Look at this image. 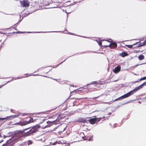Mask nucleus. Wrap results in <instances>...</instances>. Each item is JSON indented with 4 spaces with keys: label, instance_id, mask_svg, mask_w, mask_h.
I'll return each mask as SVG.
<instances>
[{
    "label": "nucleus",
    "instance_id": "dca6fc26",
    "mask_svg": "<svg viewBox=\"0 0 146 146\" xmlns=\"http://www.w3.org/2000/svg\"><path fill=\"white\" fill-rule=\"evenodd\" d=\"M78 122H82L83 123H84L86 121V120L83 118H80L78 120Z\"/></svg>",
    "mask_w": 146,
    "mask_h": 146
},
{
    "label": "nucleus",
    "instance_id": "412c9836",
    "mask_svg": "<svg viewBox=\"0 0 146 146\" xmlns=\"http://www.w3.org/2000/svg\"><path fill=\"white\" fill-rule=\"evenodd\" d=\"M98 44L100 46H102V42L101 41H99L98 42Z\"/></svg>",
    "mask_w": 146,
    "mask_h": 146
},
{
    "label": "nucleus",
    "instance_id": "f8f14e48",
    "mask_svg": "<svg viewBox=\"0 0 146 146\" xmlns=\"http://www.w3.org/2000/svg\"><path fill=\"white\" fill-rule=\"evenodd\" d=\"M128 54L126 52H123L119 55V56L122 57H124L128 55Z\"/></svg>",
    "mask_w": 146,
    "mask_h": 146
},
{
    "label": "nucleus",
    "instance_id": "4468645a",
    "mask_svg": "<svg viewBox=\"0 0 146 146\" xmlns=\"http://www.w3.org/2000/svg\"><path fill=\"white\" fill-rule=\"evenodd\" d=\"M139 42H136V43L133 44L132 45H126V46H127L128 48H131L133 47V45H135L137 44H138Z\"/></svg>",
    "mask_w": 146,
    "mask_h": 146
},
{
    "label": "nucleus",
    "instance_id": "473e14b6",
    "mask_svg": "<svg viewBox=\"0 0 146 146\" xmlns=\"http://www.w3.org/2000/svg\"><path fill=\"white\" fill-rule=\"evenodd\" d=\"M57 129V128H56V129H54V130H55V129Z\"/></svg>",
    "mask_w": 146,
    "mask_h": 146
},
{
    "label": "nucleus",
    "instance_id": "7c9ffc66",
    "mask_svg": "<svg viewBox=\"0 0 146 146\" xmlns=\"http://www.w3.org/2000/svg\"><path fill=\"white\" fill-rule=\"evenodd\" d=\"M3 141V140H1V141H0V143H1V142H2Z\"/></svg>",
    "mask_w": 146,
    "mask_h": 146
},
{
    "label": "nucleus",
    "instance_id": "a878e982",
    "mask_svg": "<svg viewBox=\"0 0 146 146\" xmlns=\"http://www.w3.org/2000/svg\"><path fill=\"white\" fill-rule=\"evenodd\" d=\"M85 139L88 140L89 141H91L92 139L91 138H89V139L86 138V139Z\"/></svg>",
    "mask_w": 146,
    "mask_h": 146
},
{
    "label": "nucleus",
    "instance_id": "20e7f679",
    "mask_svg": "<svg viewBox=\"0 0 146 146\" xmlns=\"http://www.w3.org/2000/svg\"><path fill=\"white\" fill-rule=\"evenodd\" d=\"M102 119V118H94L90 119L88 120L90 123L92 125H94L97 122L100 121Z\"/></svg>",
    "mask_w": 146,
    "mask_h": 146
},
{
    "label": "nucleus",
    "instance_id": "1a4fd4ad",
    "mask_svg": "<svg viewBox=\"0 0 146 146\" xmlns=\"http://www.w3.org/2000/svg\"><path fill=\"white\" fill-rule=\"evenodd\" d=\"M58 129V133H60L63 132L66 129V127H63L62 125L58 126L57 128Z\"/></svg>",
    "mask_w": 146,
    "mask_h": 146
},
{
    "label": "nucleus",
    "instance_id": "9b49d317",
    "mask_svg": "<svg viewBox=\"0 0 146 146\" xmlns=\"http://www.w3.org/2000/svg\"><path fill=\"white\" fill-rule=\"evenodd\" d=\"M133 94L132 93V92L131 91L127 94L122 96V97H123V99H124L129 97Z\"/></svg>",
    "mask_w": 146,
    "mask_h": 146
},
{
    "label": "nucleus",
    "instance_id": "393cba45",
    "mask_svg": "<svg viewBox=\"0 0 146 146\" xmlns=\"http://www.w3.org/2000/svg\"><path fill=\"white\" fill-rule=\"evenodd\" d=\"M106 41H107L108 42H110L111 43L112 42V39H109V40H106Z\"/></svg>",
    "mask_w": 146,
    "mask_h": 146
},
{
    "label": "nucleus",
    "instance_id": "39448f33",
    "mask_svg": "<svg viewBox=\"0 0 146 146\" xmlns=\"http://www.w3.org/2000/svg\"><path fill=\"white\" fill-rule=\"evenodd\" d=\"M20 2L21 3V6L23 7H28L29 6L30 3L28 0H23L20 1Z\"/></svg>",
    "mask_w": 146,
    "mask_h": 146
},
{
    "label": "nucleus",
    "instance_id": "f03ea898",
    "mask_svg": "<svg viewBox=\"0 0 146 146\" xmlns=\"http://www.w3.org/2000/svg\"><path fill=\"white\" fill-rule=\"evenodd\" d=\"M37 130L36 127H33L28 132L25 133V136H28L35 133Z\"/></svg>",
    "mask_w": 146,
    "mask_h": 146
},
{
    "label": "nucleus",
    "instance_id": "bb28decb",
    "mask_svg": "<svg viewBox=\"0 0 146 146\" xmlns=\"http://www.w3.org/2000/svg\"><path fill=\"white\" fill-rule=\"evenodd\" d=\"M65 60H64L62 62H61L59 64H58L57 65L56 67H57L60 64H61L62 62H64L65 61Z\"/></svg>",
    "mask_w": 146,
    "mask_h": 146
},
{
    "label": "nucleus",
    "instance_id": "72a5a7b5",
    "mask_svg": "<svg viewBox=\"0 0 146 146\" xmlns=\"http://www.w3.org/2000/svg\"><path fill=\"white\" fill-rule=\"evenodd\" d=\"M96 117V116H94V117Z\"/></svg>",
    "mask_w": 146,
    "mask_h": 146
},
{
    "label": "nucleus",
    "instance_id": "6ab92c4d",
    "mask_svg": "<svg viewBox=\"0 0 146 146\" xmlns=\"http://www.w3.org/2000/svg\"><path fill=\"white\" fill-rule=\"evenodd\" d=\"M32 75V74H28V73H27V74H24V76H23V77H22V78H25V77H28L29 76H31Z\"/></svg>",
    "mask_w": 146,
    "mask_h": 146
},
{
    "label": "nucleus",
    "instance_id": "b1692460",
    "mask_svg": "<svg viewBox=\"0 0 146 146\" xmlns=\"http://www.w3.org/2000/svg\"><path fill=\"white\" fill-rule=\"evenodd\" d=\"M143 86V84H141V85H140L139 86H138L139 87V88L140 89H141V88H142Z\"/></svg>",
    "mask_w": 146,
    "mask_h": 146
},
{
    "label": "nucleus",
    "instance_id": "f257e3e1",
    "mask_svg": "<svg viewBox=\"0 0 146 146\" xmlns=\"http://www.w3.org/2000/svg\"><path fill=\"white\" fill-rule=\"evenodd\" d=\"M29 129V128H25L24 129H23V131L17 130L15 131V133L14 136L15 139H18L21 137H26V136H25V133H23L25 131Z\"/></svg>",
    "mask_w": 146,
    "mask_h": 146
},
{
    "label": "nucleus",
    "instance_id": "7ed1b4c3",
    "mask_svg": "<svg viewBox=\"0 0 146 146\" xmlns=\"http://www.w3.org/2000/svg\"><path fill=\"white\" fill-rule=\"evenodd\" d=\"M19 115V114L17 115H10L7 116L5 117L1 118L0 120L2 121H9L13 119L15 117H16Z\"/></svg>",
    "mask_w": 146,
    "mask_h": 146
},
{
    "label": "nucleus",
    "instance_id": "9d476101",
    "mask_svg": "<svg viewBox=\"0 0 146 146\" xmlns=\"http://www.w3.org/2000/svg\"><path fill=\"white\" fill-rule=\"evenodd\" d=\"M121 69V66H118L113 70V72L115 73H117L120 71Z\"/></svg>",
    "mask_w": 146,
    "mask_h": 146
},
{
    "label": "nucleus",
    "instance_id": "f704fd0d",
    "mask_svg": "<svg viewBox=\"0 0 146 146\" xmlns=\"http://www.w3.org/2000/svg\"><path fill=\"white\" fill-rule=\"evenodd\" d=\"M88 84H87V85H86L87 86H88Z\"/></svg>",
    "mask_w": 146,
    "mask_h": 146
},
{
    "label": "nucleus",
    "instance_id": "6e6552de",
    "mask_svg": "<svg viewBox=\"0 0 146 146\" xmlns=\"http://www.w3.org/2000/svg\"><path fill=\"white\" fill-rule=\"evenodd\" d=\"M104 46L109 47L111 49H114L117 48V44L115 42H111L109 45H104Z\"/></svg>",
    "mask_w": 146,
    "mask_h": 146
},
{
    "label": "nucleus",
    "instance_id": "4be33fe9",
    "mask_svg": "<svg viewBox=\"0 0 146 146\" xmlns=\"http://www.w3.org/2000/svg\"><path fill=\"white\" fill-rule=\"evenodd\" d=\"M122 99H123V97H122V96L119 97V98H117V99H115V101L117 100H122Z\"/></svg>",
    "mask_w": 146,
    "mask_h": 146
},
{
    "label": "nucleus",
    "instance_id": "c756f323",
    "mask_svg": "<svg viewBox=\"0 0 146 146\" xmlns=\"http://www.w3.org/2000/svg\"><path fill=\"white\" fill-rule=\"evenodd\" d=\"M17 33H25V32H22L19 31V32H18Z\"/></svg>",
    "mask_w": 146,
    "mask_h": 146
},
{
    "label": "nucleus",
    "instance_id": "2eb2a0df",
    "mask_svg": "<svg viewBox=\"0 0 146 146\" xmlns=\"http://www.w3.org/2000/svg\"><path fill=\"white\" fill-rule=\"evenodd\" d=\"M140 89L139 86L135 88V89H134L133 90H131V91L132 92L133 94H134L135 92H136L138 90H139Z\"/></svg>",
    "mask_w": 146,
    "mask_h": 146
},
{
    "label": "nucleus",
    "instance_id": "ddd939ff",
    "mask_svg": "<svg viewBox=\"0 0 146 146\" xmlns=\"http://www.w3.org/2000/svg\"><path fill=\"white\" fill-rule=\"evenodd\" d=\"M145 45H146V40H145L144 42V43L143 44H141L140 42L139 44V45L137 46L135 48H139L140 47L142 46Z\"/></svg>",
    "mask_w": 146,
    "mask_h": 146
},
{
    "label": "nucleus",
    "instance_id": "2f4dec72",
    "mask_svg": "<svg viewBox=\"0 0 146 146\" xmlns=\"http://www.w3.org/2000/svg\"><path fill=\"white\" fill-rule=\"evenodd\" d=\"M53 80H55L56 81H57V79H53Z\"/></svg>",
    "mask_w": 146,
    "mask_h": 146
},
{
    "label": "nucleus",
    "instance_id": "5701e85b",
    "mask_svg": "<svg viewBox=\"0 0 146 146\" xmlns=\"http://www.w3.org/2000/svg\"><path fill=\"white\" fill-rule=\"evenodd\" d=\"M20 125L22 126H23L26 125V124L25 122L21 123H20Z\"/></svg>",
    "mask_w": 146,
    "mask_h": 146
},
{
    "label": "nucleus",
    "instance_id": "cd10ccee",
    "mask_svg": "<svg viewBox=\"0 0 146 146\" xmlns=\"http://www.w3.org/2000/svg\"><path fill=\"white\" fill-rule=\"evenodd\" d=\"M139 1L143 2L146 1V0H139Z\"/></svg>",
    "mask_w": 146,
    "mask_h": 146
},
{
    "label": "nucleus",
    "instance_id": "f3484780",
    "mask_svg": "<svg viewBox=\"0 0 146 146\" xmlns=\"http://www.w3.org/2000/svg\"><path fill=\"white\" fill-rule=\"evenodd\" d=\"M138 59L139 60H142L144 59V56L143 55H140L138 56Z\"/></svg>",
    "mask_w": 146,
    "mask_h": 146
},
{
    "label": "nucleus",
    "instance_id": "423d86ee",
    "mask_svg": "<svg viewBox=\"0 0 146 146\" xmlns=\"http://www.w3.org/2000/svg\"><path fill=\"white\" fill-rule=\"evenodd\" d=\"M50 70L48 67H46L43 68L41 70V73L42 76H46L45 75L50 71Z\"/></svg>",
    "mask_w": 146,
    "mask_h": 146
},
{
    "label": "nucleus",
    "instance_id": "a211bd4d",
    "mask_svg": "<svg viewBox=\"0 0 146 146\" xmlns=\"http://www.w3.org/2000/svg\"><path fill=\"white\" fill-rule=\"evenodd\" d=\"M145 79H146V76H145L141 78L140 79H139L138 80L136 81L135 82V83H137L141 80H144Z\"/></svg>",
    "mask_w": 146,
    "mask_h": 146
},
{
    "label": "nucleus",
    "instance_id": "aec40b11",
    "mask_svg": "<svg viewBox=\"0 0 146 146\" xmlns=\"http://www.w3.org/2000/svg\"><path fill=\"white\" fill-rule=\"evenodd\" d=\"M99 84V83H98V82L97 81H94L92 82V83L91 84H90V85H91V84L97 85Z\"/></svg>",
    "mask_w": 146,
    "mask_h": 146
},
{
    "label": "nucleus",
    "instance_id": "0eeeda50",
    "mask_svg": "<svg viewBox=\"0 0 146 146\" xmlns=\"http://www.w3.org/2000/svg\"><path fill=\"white\" fill-rule=\"evenodd\" d=\"M46 123H47L48 125H46L44 126H42V128H46L48 127H50V126L56 124V121H48L46 122Z\"/></svg>",
    "mask_w": 146,
    "mask_h": 146
},
{
    "label": "nucleus",
    "instance_id": "c85d7f7f",
    "mask_svg": "<svg viewBox=\"0 0 146 146\" xmlns=\"http://www.w3.org/2000/svg\"><path fill=\"white\" fill-rule=\"evenodd\" d=\"M144 86L145 84H146V81L144 82L143 84Z\"/></svg>",
    "mask_w": 146,
    "mask_h": 146
}]
</instances>
